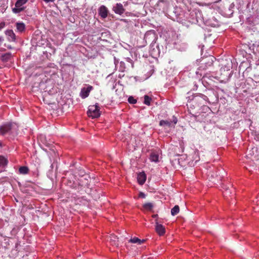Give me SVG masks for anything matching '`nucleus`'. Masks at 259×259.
Instances as JSON below:
<instances>
[{"label":"nucleus","instance_id":"obj_31","mask_svg":"<svg viewBox=\"0 0 259 259\" xmlns=\"http://www.w3.org/2000/svg\"><path fill=\"white\" fill-rule=\"evenodd\" d=\"M5 26V22H1L0 23V31L4 28Z\"/></svg>","mask_w":259,"mask_h":259},{"label":"nucleus","instance_id":"obj_28","mask_svg":"<svg viewBox=\"0 0 259 259\" xmlns=\"http://www.w3.org/2000/svg\"><path fill=\"white\" fill-rule=\"evenodd\" d=\"M114 64L115 66V68L117 69L118 66L119 64V62L118 60L115 58V57H114Z\"/></svg>","mask_w":259,"mask_h":259},{"label":"nucleus","instance_id":"obj_25","mask_svg":"<svg viewBox=\"0 0 259 259\" xmlns=\"http://www.w3.org/2000/svg\"><path fill=\"white\" fill-rule=\"evenodd\" d=\"M153 205L152 203H147L144 205V207L145 209H148V210H151L153 208Z\"/></svg>","mask_w":259,"mask_h":259},{"label":"nucleus","instance_id":"obj_34","mask_svg":"<svg viewBox=\"0 0 259 259\" xmlns=\"http://www.w3.org/2000/svg\"><path fill=\"white\" fill-rule=\"evenodd\" d=\"M46 3H52L54 2L55 0H43Z\"/></svg>","mask_w":259,"mask_h":259},{"label":"nucleus","instance_id":"obj_19","mask_svg":"<svg viewBox=\"0 0 259 259\" xmlns=\"http://www.w3.org/2000/svg\"><path fill=\"white\" fill-rule=\"evenodd\" d=\"M172 122L168 120H161L159 122V125L160 126H167L170 127L171 126Z\"/></svg>","mask_w":259,"mask_h":259},{"label":"nucleus","instance_id":"obj_12","mask_svg":"<svg viewBox=\"0 0 259 259\" xmlns=\"http://www.w3.org/2000/svg\"><path fill=\"white\" fill-rule=\"evenodd\" d=\"M12 124L11 123H7L4 124L0 127V133L4 135L9 132L11 130Z\"/></svg>","mask_w":259,"mask_h":259},{"label":"nucleus","instance_id":"obj_24","mask_svg":"<svg viewBox=\"0 0 259 259\" xmlns=\"http://www.w3.org/2000/svg\"><path fill=\"white\" fill-rule=\"evenodd\" d=\"M144 103L147 105L149 106L150 105V103L151 101V98L149 97L148 95H145L144 97Z\"/></svg>","mask_w":259,"mask_h":259},{"label":"nucleus","instance_id":"obj_10","mask_svg":"<svg viewBox=\"0 0 259 259\" xmlns=\"http://www.w3.org/2000/svg\"><path fill=\"white\" fill-rule=\"evenodd\" d=\"M213 59L214 58L212 56H209L206 59L203 60L202 61L203 62L202 65L200 66V68H202L203 69H205V67H203L202 66L203 64H205L206 66H210L212 65L213 62Z\"/></svg>","mask_w":259,"mask_h":259},{"label":"nucleus","instance_id":"obj_33","mask_svg":"<svg viewBox=\"0 0 259 259\" xmlns=\"http://www.w3.org/2000/svg\"><path fill=\"white\" fill-rule=\"evenodd\" d=\"M139 197L144 198L145 197V194L144 193L140 192V194H139Z\"/></svg>","mask_w":259,"mask_h":259},{"label":"nucleus","instance_id":"obj_1","mask_svg":"<svg viewBox=\"0 0 259 259\" xmlns=\"http://www.w3.org/2000/svg\"><path fill=\"white\" fill-rule=\"evenodd\" d=\"M87 113L89 116L93 118L99 117L100 116L99 104L96 103L95 105H90L89 107Z\"/></svg>","mask_w":259,"mask_h":259},{"label":"nucleus","instance_id":"obj_13","mask_svg":"<svg viewBox=\"0 0 259 259\" xmlns=\"http://www.w3.org/2000/svg\"><path fill=\"white\" fill-rule=\"evenodd\" d=\"M146 180V176L144 172H140L138 175L137 181L140 185H143Z\"/></svg>","mask_w":259,"mask_h":259},{"label":"nucleus","instance_id":"obj_2","mask_svg":"<svg viewBox=\"0 0 259 259\" xmlns=\"http://www.w3.org/2000/svg\"><path fill=\"white\" fill-rule=\"evenodd\" d=\"M220 78L224 81L228 80L232 74V71L230 70V67L227 66L222 67L220 70Z\"/></svg>","mask_w":259,"mask_h":259},{"label":"nucleus","instance_id":"obj_5","mask_svg":"<svg viewBox=\"0 0 259 259\" xmlns=\"http://www.w3.org/2000/svg\"><path fill=\"white\" fill-rule=\"evenodd\" d=\"M193 100L194 101L199 102L200 105L203 104L204 102H209L208 97L202 94H198L195 95L193 98Z\"/></svg>","mask_w":259,"mask_h":259},{"label":"nucleus","instance_id":"obj_3","mask_svg":"<svg viewBox=\"0 0 259 259\" xmlns=\"http://www.w3.org/2000/svg\"><path fill=\"white\" fill-rule=\"evenodd\" d=\"M28 0H17L15 3V7L12 9V11L15 14H18L24 11L25 7L23 6Z\"/></svg>","mask_w":259,"mask_h":259},{"label":"nucleus","instance_id":"obj_36","mask_svg":"<svg viewBox=\"0 0 259 259\" xmlns=\"http://www.w3.org/2000/svg\"><path fill=\"white\" fill-rule=\"evenodd\" d=\"M148 259H151L150 258H148Z\"/></svg>","mask_w":259,"mask_h":259},{"label":"nucleus","instance_id":"obj_27","mask_svg":"<svg viewBox=\"0 0 259 259\" xmlns=\"http://www.w3.org/2000/svg\"><path fill=\"white\" fill-rule=\"evenodd\" d=\"M125 60L126 62H127L128 63H129L131 66V67L132 68L134 67V62L133 61V60L130 58H126L125 59Z\"/></svg>","mask_w":259,"mask_h":259},{"label":"nucleus","instance_id":"obj_35","mask_svg":"<svg viewBox=\"0 0 259 259\" xmlns=\"http://www.w3.org/2000/svg\"><path fill=\"white\" fill-rule=\"evenodd\" d=\"M4 40V39L3 37L0 36V46H1V45H2V42H3Z\"/></svg>","mask_w":259,"mask_h":259},{"label":"nucleus","instance_id":"obj_15","mask_svg":"<svg viewBox=\"0 0 259 259\" xmlns=\"http://www.w3.org/2000/svg\"><path fill=\"white\" fill-rule=\"evenodd\" d=\"M109 241L113 246H118V239L115 235H111L109 237Z\"/></svg>","mask_w":259,"mask_h":259},{"label":"nucleus","instance_id":"obj_17","mask_svg":"<svg viewBox=\"0 0 259 259\" xmlns=\"http://www.w3.org/2000/svg\"><path fill=\"white\" fill-rule=\"evenodd\" d=\"M145 239L141 240L136 237L131 238V239L129 240V242H131L132 243H136L138 244H141L145 242Z\"/></svg>","mask_w":259,"mask_h":259},{"label":"nucleus","instance_id":"obj_11","mask_svg":"<svg viewBox=\"0 0 259 259\" xmlns=\"http://www.w3.org/2000/svg\"><path fill=\"white\" fill-rule=\"evenodd\" d=\"M155 230L156 232L160 236L164 235L165 232V228L164 226L161 224H158V222L156 223Z\"/></svg>","mask_w":259,"mask_h":259},{"label":"nucleus","instance_id":"obj_7","mask_svg":"<svg viewBox=\"0 0 259 259\" xmlns=\"http://www.w3.org/2000/svg\"><path fill=\"white\" fill-rule=\"evenodd\" d=\"M98 12L99 15L104 19L107 17L109 12L108 9L105 6L102 5L99 8Z\"/></svg>","mask_w":259,"mask_h":259},{"label":"nucleus","instance_id":"obj_21","mask_svg":"<svg viewBox=\"0 0 259 259\" xmlns=\"http://www.w3.org/2000/svg\"><path fill=\"white\" fill-rule=\"evenodd\" d=\"M118 68L119 71H120L122 72H124L125 68H126L124 62L123 61H120L119 62V65L118 66Z\"/></svg>","mask_w":259,"mask_h":259},{"label":"nucleus","instance_id":"obj_9","mask_svg":"<svg viewBox=\"0 0 259 259\" xmlns=\"http://www.w3.org/2000/svg\"><path fill=\"white\" fill-rule=\"evenodd\" d=\"M5 34L7 36V39L9 41H15L16 40V35L14 31L11 29L5 31Z\"/></svg>","mask_w":259,"mask_h":259},{"label":"nucleus","instance_id":"obj_32","mask_svg":"<svg viewBox=\"0 0 259 259\" xmlns=\"http://www.w3.org/2000/svg\"><path fill=\"white\" fill-rule=\"evenodd\" d=\"M210 25L211 26H212L215 27L216 26H218L219 24H218V22L217 21H215L214 23H210Z\"/></svg>","mask_w":259,"mask_h":259},{"label":"nucleus","instance_id":"obj_30","mask_svg":"<svg viewBox=\"0 0 259 259\" xmlns=\"http://www.w3.org/2000/svg\"><path fill=\"white\" fill-rule=\"evenodd\" d=\"M234 4L233 3L231 4L230 6H229V10L231 11V13L232 14L233 12H232V9H233L234 8Z\"/></svg>","mask_w":259,"mask_h":259},{"label":"nucleus","instance_id":"obj_26","mask_svg":"<svg viewBox=\"0 0 259 259\" xmlns=\"http://www.w3.org/2000/svg\"><path fill=\"white\" fill-rule=\"evenodd\" d=\"M128 102L131 104H134L137 103V100L135 99L133 97L130 96L128 98Z\"/></svg>","mask_w":259,"mask_h":259},{"label":"nucleus","instance_id":"obj_4","mask_svg":"<svg viewBox=\"0 0 259 259\" xmlns=\"http://www.w3.org/2000/svg\"><path fill=\"white\" fill-rule=\"evenodd\" d=\"M157 38V35L153 30L148 31L144 36L145 41L149 43H155Z\"/></svg>","mask_w":259,"mask_h":259},{"label":"nucleus","instance_id":"obj_16","mask_svg":"<svg viewBox=\"0 0 259 259\" xmlns=\"http://www.w3.org/2000/svg\"><path fill=\"white\" fill-rule=\"evenodd\" d=\"M12 56V55L11 53H7L1 56V59L3 62H6L11 58Z\"/></svg>","mask_w":259,"mask_h":259},{"label":"nucleus","instance_id":"obj_14","mask_svg":"<svg viewBox=\"0 0 259 259\" xmlns=\"http://www.w3.org/2000/svg\"><path fill=\"white\" fill-rule=\"evenodd\" d=\"M151 162H158L159 161V154L158 152L153 151L151 153L149 157Z\"/></svg>","mask_w":259,"mask_h":259},{"label":"nucleus","instance_id":"obj_20","mask_svg":"<svg viewBox=\"0 0 259 259\" xmlns=\"http://www.w3.org/2000/svg\"><path fill=\"white\" fill-rule=\"evenodd\" d=\"M19 173L23 175H26L28 174L29 171V168L27 166H21L19 168Z\"/></svg>","mask_w":259,"mask_h":259},{"label":"nucleus","instance_id":"obj_8","mask_svg":"<svg viewBox=\"0 0 259 259\" xmlns=\"http://www.w3.org/2000/svg\"><path fill=\"white\" fill-rule=\"evenodd\" d=\"M113 11L117 14L121 15L124 13V9L121 4L118 3L113 7Z\"/></svg>","mask_w":259,"mask_h":259},{"label":"nucleus","instance_id":"obj_22","mask_svg":"<svg viewBox=\"0 0 259 259\" xmlns=\"http://www.w3.org/2000/svg\"><path fill=\"white\" fill-rule=\"evenodd\" d=\"M7 163L8 161L5 157L0 155V166L4 167L7 164Z\"/></svg>","mask_w":259,"mask_h":259},{"label":"nucleus","instance_id":"obj_18","mask_svg":"<svg viewBox=\"0 0 259 259\" xmlns=\"http://www.w3.org/2000/svg\"><path fill=\"white\" fill-rule=\"evenodd\" d=\"M17 30L20 32H23L25 29V25L23 22H17L16 24Z\"/></svg>","mask_w":259,"mask_h":259},{"label":"nucleus","instance_id":"obj_29","mask_svg":"<svg viewBox=\"0 0 259 259\" xmlns=\"http://www.w3.org/2000/svg\"><path fill=\"white\" fill-rule=\"evenodd\" d=\"M171 122H172V123L173 122L174 123V124H176L177 123L178 120L176 116H172V121Z\"/></svg>","mask_w":259,"mask_h":259},{"label":"nucleus","instance_id":"obj_6","mask_svg":"<svg viewBox=\"0 0 259 259\" xmlns=\"http://www.w3.org/2000/svg\"><path fill=\"white\" fill-rule=\"evenodd\" d=\"M93 89V88L91 85H88L87 87L82 88L80 92V97L82 99L87 98L89 96L90 93Z\"/></svg>","mask_w":259,"mask_h":259},{"label":"nucleus","instance_id":"obj_23","mask_svg":"<svg viewBox=\"0 0 259 259\" xmlns=\"http://www.w3.org/2000/svg\"><path fill=\"white\" fill-rule=\"evenodd\" d=\"M180 211L179 206L178 205H175L171 209V214L172 215L174 216L177 214Z\"/></svg>","mask_w":259,"mask_h":259}]
</instances>
